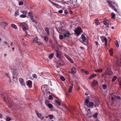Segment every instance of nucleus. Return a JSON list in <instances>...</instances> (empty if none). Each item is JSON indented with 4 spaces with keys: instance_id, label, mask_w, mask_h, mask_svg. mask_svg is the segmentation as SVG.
<instances>
[{
    "instance_id": "obj_1",
    "label": "nucleus",
    "mask_w": 121,
    "mask_h": 121,
    "mask_svg": "<svg viewBox=\"0 0 121 121\" xmlns=\"http://www.w3.org/2000/svg\"><path fill=\"white\" fill-rule=\"evenodd\" d=\"M6 95L5 93L4 94H1V96L3 97H4V100L6 102H7L9 104L8 105L12 107H13V104H14V103L11 102L10 101V99L8 96H5V95Z\"/></svg>"
},
{
    "instance_id": "obj_2",
    "label": "nucleus",
    "mask_w": 121,
    "mask_h": 121,
    "mask_svg": "<svg viewBox=\"0 0 121 121\" xmlns=\"http://www.w3.org/2000/svg\"><path fill=\"white\" fill-rule=\"evenodd\" d=\"M107 2L109 4V6L112 9L117 12V9H116L114 6L113 5V4L116 7H118V5L116 3L113 1H109V0H107Z\"/></svg>"
},
{
    "instance_id": "obj_3",
    "label": "nucleus",
    "mask_w": 121,
    "mask_h": 121,
    "mask_svg": "<svg viewBox=\"0 0 121 121\" xmlns=\"http://www.w3.org/2000/svg\"><path fill=\"white\" fill-rule=\"evenodd\" d=\"M20 26L22 27V29L23 31H24L26 34L27 33L26 30L27 28V24L24 22H22L20 23Z\"/></svg>"
},
{
    "instance_id": "obj_4",
    "label": "nucleus",
    "mask_w": 121,
    "mask_h": 121,
    "mask_svg": "<svg viewBox=\"0 0 121 121\" xmlns=\"http://www.w3.org/2000/svg\"><path fill=\"white\" fill-rule=\"evenodd\" d=\"M81 38L82 40V43L83 44L86 45H87L88 44V41L84 35L82 34L81 36Z\"/></svg>"
},
{
    "instance_id": "obj_5",
    "label": "nucleus",
    "mask_w": 121,
    "mask_h": 121,
    "mask_svg": "<svg viewBox=\"0 0 121 121\" xmlns=\"http://www.w3.org/2000/svg\"><path fill=\"white\" fill-rule=\"evenodd\" d=\"M105 73L106 74L109 75H111L113 74V73L110 69L108 68H106Z\"/></svg>"
},
{
    "instance_id": "obj_6",
    "label": "nucleus",
    "mask_w": 121,
    "mask_h": 121,
    "mask_svg": "<svg viewBox=\"0 0 121 121\" xmlns=\"http://www.w3.org/2000/svg\"><path fill=\"white\" fill-rule=\"evenodd\" d=\"M121 98L120 97L114 96V97H112V104L114 103L115 101H116L117 100H118L120 99Z\"/></svg>"
},
{
    "instance_id": "obj_7",
    "label": "nucleus",
    "mask_w": 121,
    "mask_h": 121,
    "mask_svg": "<svg viewBox=\"0 0 121 121\" xmlns=\"http://www.w3.org/2000/svg\"><path fill=\"white\" fill-rule=\"evenodd\" d=\"M82 30L81 28H78L77 29H75L74 30V31L75 33L77 34V35H78L80 34Z\"/></svg>"
},
{
    "instance_id": "obj_8",
    "label": "nucleus",
    "mask_w": 121,
    "mask_h": 121,
    "mask_svg": "<svg viewBox=\"0 0 121 121\" xmlns=\"http://www.w3.org/2000/svg\"><path fill=\"white\" fill-rule=\"evenodd\" d=\"M35 112L38 117L41 119H43L44 117L42 116V115L41 114L39 113L37 110H35Z\"/></svg>"
},
{
    "instance_id": "obj_9",
    "label": "nucleus",
    "mask_w": 121,
    "mask_h": 121,
    "mask_svg": "<svg viewBox=\"0 0 121 121\" xmlns=\"http://www.w3.org/2000/svg\"><path fill=\"white\" fill-rule=\"evenodd\" d=\"M55 51L56 52V56L58 58H60L61 56L60 52L58 51L56 49L55 50Z\"/></svg>"
},
{
    "instance_id": "obj_10",
    "label": "nucleus",
    "mask_w": 121,
    "mask_h": 121,
    "mask_svg": "<svg viewBox=\"0 0 121 121\" xmlns=\"http://www.w3.org/2000/svg\"><path fill=\"white\" fill-rule=\"evenodd\" d=\"M71 35L70 33H69L68 31H66L63 34V36L64 37L69 38V35Z\"/></svg>"
},
{
    "instance_id": "obj_11",
    "label": "nucleus",
    "mask_w": 121,
    "mask_h": 121,
    "mask_svg": "<svg viewBox=\"0 0 121 121\" xmlns=\"http://www.w3.org/2000/svg\"><path fill=\"white\" fill-rule=\"evenodd\" d=\"M32 82L31 81L29 80L26 83V85L28 86L30 88H31L32 87Z\"/></svg>"
},
{
    "instance_id": "obj_12",
    "label": "nucleus",
    "mask_w": 121,
    "mask_h": 121,
    "mask_svg": "<svg viewBox=\"0 0 121 121\" xmlns=\"http://www.w3.org/2000/svg\"><path fill=\"white\" fill-rule=\"evenodd\" d=\"M98 84V82L95 80H94L92 83V85L93 87H95V85Z\"/></svg>"
},
{
    "instance_id": "obj_13",
    "label": "nucleus",
    "mask_w": 121,
    "mask_h": 121,
    "mask_svg": "<svg viewBox=\"0 0 121 121\" xmlns=\"http://www.w3.org/2000/svg\"><path fill=\"white\" fill-rule=\"evenodd\" d=\"M94 105V103L92 102H91L89 103V104H88L87 106L88 108H92L93 107Z\"/></svg>"
},
{
    "instance_id": "obj_14",
    "label": "nucleus",
    "mask_w": 121,
    "mask_h": 121,
    "mask_svg": "<svg viewBox=\"0 0 121 121\" xmlns=\"http://www.w3.org/2000/svg\"><path fill=\"white\" fill-rule=\"evenodd\" d=\"M12 74L13 75L14 77H17L18 76V75L17 72L16 70H13L12 72Z\"/></svg>"
},
{
    "instance_id": "obj_15",
    "label": "nucleus",
    "mask_w": 121,
    "mask_h": 121,
    "mask_svg": "<svg viewBox=\"0 0 121 121\" xmlns=\"http://www.w3.org/2000/svg\"><path fill=\"white\" fill-rule=\"evenodd\" d=\"M19 81L20 83L23 85L25 86V83L24 82V80L22 79L21 78H20L19 79Z\"/></svg>"
},
{
    "instance_id": "obj_16",
    "label": "nucleus",
    "mask_w": 121,
    "mask_h": 121,
    "mask_svg": "<svg viewBox=\"0 0 121 121\" xmlns=\"http://www.w3.org/2000/svg\"><path fill=\"white\" fill-rule=\"evenodd\" d=\"M8 24L5 22H3L0 23V25H2V26H7Z\"/></svg>"
},
{
    "instance_id": "obj_17",
    "label": "nucleus",
    "mask_w": 121,
    "mask_h": 121,
    "mask_svg": "<svg viewBox=\"0 0 121 121\" xmlns=\"http://www.w3.org/2000/svg\"><path fill=\"white\" fill-rule=\"evenodd\" d=\"M76 73V70L75 68L74 67L72 68L71 69V73Z\"/></svg>"
},
{
    "instance_id": "obj_18",
    "label": "nucleus",
    "mask_w": 121,
    "mask_h": 121,
    "mask_svg": "<svg viewBox=\"0 0 121 121\" xmlns=\"http://www.w3.org/2000/svg\"><path fill=\"white\" fill-rule=\"evenodd\" d=\"M65 30L64 27L62 26H60L58 28V30L59 31L61 32H63Z\"/></svg>"
},
{
    "instance_id": "obj_19",
    "label": "nucleus",
    "mask_w": 121,
    "mask_h": 121,
    "mask_svg": "<svg viewBox=\"0 0 121 121\" xmlns=\"http://www.w3.org/2000/svg\"><path fill=\"white\" fill-rule=\"evenodd\" d=\"M116 64L118 65L121 66V62L119 58H118L117 60Z\"/></svg>"
},
{
    "instance_id": "obj_20",
    "label": "nucleus",
    "mask_w": 121,
    "mask_h": 121,
    "mask_svg": "<svg viewBox=\"0 0 121 121\" xmlns=\"http://www.w3.org/2000/svg\"><path fill=\"white\" fill-rule=\"evenodd\" d=\"M43 39L46 41L47 42L48 40V36L46 35L45 36H42L41 37Z\"/></svg>"
},
{
    "instance_id": "obj_21",
    "label": "nucleus",
    "mask_w": 121,
    "mask_h": 121,
    "mask_svg": "<svg viewBox=\"0 0 121 121\" xmlns=\"http://www.w3.org/2000/svg\"><path fill=\"white\" fill-rule=\"evenodd\" d=\"M84 104L85 105L87 106L89 103V99H86L85 101Z\"/></svg>"
},
{
    "instance_id": "obj_22",
    "label": "nucleus",
    "mask_w": 121,
    "mask_h": 121,
    "mask_svg": "<svg viewBox=\"0 0 121 121\" xmlns=\"http://www.w3.org/2000/svg\"><path fill=\"white\" fill-rule=\"evenodd\" d=\"M81 71L82 72L84 73L86 75H88L89 74V72L83 69H81Z\"/></svg>"
},
{
    "instance_id": "obj_23",
    "label": "nucleus",
    "mask_w": 121,
    "mask_h": 121,
    "mask_svg": "<svg viewBox=\"0 0 121 121\" xmlns=\"http://www.w3.org/2000/svg\"><path fill=\"white\" fill-rule=\"evenodd\" d=\"M28 15L30 17L31 19H33V15L32 13H31V12H29V13Z\"/></svg>"
},
{
    "instance_id": "obj_24",
    "label": "nucleus",
    "mask_w": 121,
    "mask_h": 121,
    "mask_svg": "<svg viewBox=\"0 0 121 121\" xmlns=\"http://www.w3.org/2000/svg\"><path fill=\"white\" fill-rule=\"evenodd\" d=\"M45 30L47 34L48 35H49V29L48 27L45 28Z\"/></svg>"
},
{
    "instance_id": "obj_25",
    "label": "nucleus",
    "mask_w": 121,
    "mask_h": 121,
    "mask_svg": "<svg viewBox=\"0 0 121 121\" xmlns=\"http://www.w3.org/2000/svg\"><path fill=\"white\" fill-rule=\"evenodd\" d=\"M96 74H92L89 78V79H91L93 78L96 77Z\"/></svg>"
},
{
    "instance_id": "obj_26",
    "label": "nucleus",
    "mask_w": 121,
    "mask_h": 121,
    "mask_svg": "<svg viewBox=\"0 0 121 121\" xmlns=\"http://www.w3.org/2000/svg\"><path fill=\"white\" fill-rule=\"evenodd\" d=\"M73 84H72V86H69V91L68 92L69 93L71 91V90L73 87Z\"/></svg>"
},
{
    "instance_id": "obj_27",
    "label": "nucleus",
    "mask_w": 121,
    "mask_h": 121,
    "mask_svg": "<svg viewBox=\"0 0 121 121\" xmlns=\"http://www.w3.org/2000/svg\"><path fill=\"white\" fill-rule=\"evenodd\" d=\"M53 5L55 7H56L58 8H59L60 7V5L56 3H55Z\"/></svg>"
},
{
    "instance_id": "obj_28",
    "label": "nucleus",
    "mask_w": 121,
    "mask_h": 121,
    "mask_svg": "<svg viewBox=\"0 0 121 121\" xmlns=\"http://www.w3.org/2000/svg\"><path fill=\"white\" fill-rule=\"evenodd\" d=\"M117 78V77L116 76H114L112 78V82H115Z\"/></svg>"
},
{
    "instance_id": "obj_29",
    "label": "nucleus",
    "mask_w": 121,
    "mask_h": 121,
    "mask_svg": "<svg viewBox=\"0 0 121 121\" xmlns=\"http://www.w3.org/2000/svg\"><path fill=\"white\" fill-rule=\"evenodd\" d=\"M38 38L36 37L33 40V42L34 43H36L38 41Z\"/></svg>"
},
{
    "instance_id": "obj_30",
    "label": "nucleus",
    "mask_w": 121,
    "mask_h": 121,
    "mask_svg": "<svg viewBox=\"0 0 121 121\" xmlns=\"http://www.w3.org/2000/svg\"><path fill=\"white\" fill-rule=\"evenodd\" d=\"M11 26L12 27H13V28H14L15 29H17V26L15 24H12L11 25Z\"/></svg>"
},
{
    "instance_id": "obj_31",
    "label": "nucleus",
    "mask_w": 121,
    "mask_h": 121,
    "mask_svg": "<svg viewBox=\"0 0 121 121\" xmlns=\"http://www.w3.org/2000/svg\"><path fill=\"white\" fill-rule=\"evenodd\" d=\"M95 71L98 73H100L102 72L103 71L102 69H100L98 70H95Z\"/></svg>"
},
{
    "instance_id": "obj_32",
    "label": "nucleus",
    "mask_w": 121,
    "mask_h": 121,
    "mask_svg": "<svg viewBox=\"0 0 121 121\" xmlns=\"http://www.w3.org/2000/svg\"><path fill=\"white\" fill-rule=\"evenodd\" d=\"M109 52L111 56H112L113 54V52L112 49H110L109 50Z\"/></svg>"
},
{
    "instance_id": "obj_33",
    "label": "nucleus",
    "mask_w": 121,
    "mask_h": 121,
    "mask_svg": "<svg viewBox=\"0 0 121 121\" xmlns=\"http://www.w3.org/2000/svg\"><path fill=\"white\" fill-rule=\"evenodd\" d=\"M47 106L50 108H52L53 107L52 105L50 104H48Z\"/></svg>"
},
{
    "instance_id": "obj_34",
    "label": "nucleus",
    "mask_w": 121,
    "mask_h": 121,
    "mask_svg": "<svg viewBox=\"0 0 121 121\" xmlns=\"http://www.w3.org/2000/svg\"><path fill=\"white\" fill-rule=\"evenodd\" d=\"M111 15L112 18L114 19L115 18V14L113 13H111Z\"/></svg>"
},
{
    "instance_id": "obj_35",
    "label": "nucleus",
    "mask_w": 121,
    "mask_h": 121,
    "mask_svg": "<svg viewBox=\"0 0 121 121\" xmlns=\"http://www.w3.org/2000/svg\"><path fill=\"white\" fill-rule=\"evenodd\" d=\"M26 17V15H24L23 14H22L20 16V17L22 18H25Z\"/></svg>"
},
{
    "instance_id": "obj_36",
    "label": "nucleus",
    "mask_w": 121,
    "mask_h": 121,
    "mask_svg": "<svg viewBox=\"0 0 121 121\" xmlns=\"http://www.w3.org/2000/svg\"><path fill=\"white\" fill-rule=\"evenodd\" d=\"M6 120L7 121H10L11 120V119L10 117H7Z\"/></svg>"
},
{
    "instance_id": "obj_37",
    "label": "nucleus",
    "mask_w": 121,
    "mask_h": 121,
    "mask_svg": "<svg viewBox=\"0 0 121 121\" xmlns=\"http://www.w3.org/2000/svg\"><path fill=\"white\" fill-rule=\"evenodd\" d=\"M102 86H103V89H106L107 88V85L105 84L103 85Z\"/></svg>"
},
{
    "instance_id": "obj_38",
    "label": "nucleus",
    "mask_w": 121,
    "mask_h": 121,
    "mask_svg": "<svg viewBox=\"0 0 121 121\" xmlns=\"http://www.w3.org/2000/svg\"><path fill=\"white\" fill-rule=\"evenodd\" d=\"M53 56V54H50L49 56V58L50 59H52Z\"/></svg>"
},
{
    "instance_id": "obj_39",
    "label": "nucleus",
    "mask_w": 121,
    "mask_h": 121,
    "mask_svg": "<svg viewBox=\"0 0 121 121\" xmlns=\"http://www.w3.org/2000/svg\"><path fill=\"white\" fill-rule=\"evenodd\" d=\"M60 79L62 81H64L65 80V78L62 76H61L60 77Z\"/></svg>"
},
{
    "instance_id": "obj_40",
    "label": "nucleus",
    "mask_w": 121,
    "mask_h": 121,
    "mask_svg": "<svg viewBox=\"0 0 121 121\" xmlns=\"http://www.w3.org/2000/svg\"><path fill=\"white\" fill-rule=\"evenodd\" d=\"M56 102L59 105H60V103L59 101L58 100H55Z\"/></svg>"
},
{
    "instance_id": "obj_41",
    "label": "nucleus",
    "mask_w": 121,
    "mask_h": 121,
    "mask_svg": "<svg viewBox=\"0 0 121 121\" xmlns=\"http://www.w3.org/2000/svg\"><path fill=\"white\" fill-rule=\"evenodd\" d=\"M105 40V45L106 46H107V39L105 37V38L104 40Z\"/></svg>"
},
{
    "instance_id": "obj_42",
    "label": "nucleus",
    "mask_w": 121,
    "mask_h": 121,
    "mask_svg": "<svg viewBox=\"0 0 121 121\" xmlns=\"http://www.w3.org/2000/svg\"><path fill=\"white\" fill-rule=\"evenodd\" d=\"M115 44H116V46L117 47H118L119 46V44L118 43V41L117 40L116 41V42H115Z\"/></svg>"
},
{
    "instance_id": "obj_43",
    "label": "nucleus",
    "mask_w": 121,
    "mask_h": 121,
    "mask_svg": "<svg viewBox=\"0 0 121 121\" xmlns=\"http://www.w3.org/2000/svg\"><path fill=\"white\" fill-rule=\"evenodd\" d=\"M45 91H46L47 93L48 94H49L50 93V92L49 89H45Z\"/></svg>"
},
{
    "instance_id": "obj_44",
    "label": "nucleus",
    "mask_w": 121,
    "mask_h": 121,
    "mask_svg": "<svg viewBox=\"0 0 121 121\" xmlns=\"http://www.w3.org/2000/svg\"><path fill=\"white\" fill-rule=\"evenodd\" d=\"M64 56L68 59H69V58H70V57H69V56L68 55H67L66 54H64Z\"/></svg>"
},
{
    "instance_id": "obj_45",
    "label": "nucleus",
    "mask_w": 121,
    "mask_h": 121,
    "mask_svg": "<svg viewBox=\"0 0 121 121\" xmlns=\"http://www.w3.org/2000/svg\"><path fill=\"white\" fill-rule=\"evenodd\" d=\"M49 117L50 118V119H52L53 117V116L52 115H48Z\"/></svg>"
},
{
    "instance_id": "obj_46",
    "label": "nucleus",
    "mask_w": 121,
    "mask_h": 121,
    "mask_svg": "<svg viewBox=\"0 0 121 121\" xmlns=\"http://www.w3.org/2000/svg\"><path fill=\"white\" fill-rule=\"evenodd\" d=\"M95 25L96 26H98L100 24V22H99L98 21H97L95 22Z\"/></svg>"
},
{
    "instance_id": "obj_47",
    "label": "nucleus",
    "mask_w": 121,
    "mask_h": 121,
    "mask_svg": "<svg viewBox=\"0 0 121 121\" xmlns=\"http://www.w3.org/2000/svg\"><path fill=\"white\" fill-rule=\"evenodd\" d=\"M98 114L97 113H95L93 116V117L95 118H96L98 116Z\"/></svg>"
},
{
    "instance_id": "obj_48",
    "label": "nucleus",
    "mask_w": 121,
    "mask_h": 121,
    "mask_svg": "<svg viewBox=\"0 0 121 121\" xmlns=\"http://www.w3.org/2000/svg\"><path fill=\"white\" fill-rule=\"evenodd\" d=\"M59 38L60 39H63V36L62 35H59Z\"/></svg>"
},
{
    "instance_id": "obj_49",
    "label": "nucleus",
    "mask_w": 121,
    "mask_h": 121,
    "mask_svg": "<svg viewBox=\"0 0 121 121\" xmlns=\"http://www.w3.org/2000/svg\"><path fill=\"white\" fill-rule=\"evenodd\" d=\"M45 103L46 105L47 106L48 104H49L48 101L47 100H46L45 102Z\"/></svg>"
},
{
    "instance_id": "obj_50",
    "label": "nucleus",
    "mask_w": 121,
    "mask_h": 121,
    "mask_svg": "<svg viewBox=\"0 0 121 121\" xmlns=\"http://www.w3.org/2000/svg\"><path fill=\"white\" fill-rule=\"evenodd\" d=\"M19 14V12L18 11H16L15 13V16H17V15H18Z\"/></svg>"
},
{
    "instance_id": "obj_51",
    "label": "nucleus",
    "mask_w": 121,
    "mask_h": 121,
    "mask_svg": "<svg viewBox=\"0 0 121 121\" xmlns=\"http://www.w3.org/2000/svg\"><path fill=\"white\" fill-rule=\"evenodd\" d=\"M49 99L50 100H52L53 99V97L52 95H49Z\"/></svg>"
},
{
    "instance_id": "obj_52",
    "label": "nucleus",
    "mask_w": 121,
    "mask_h": 121,
    "mask_svg": "<svg viewBox=\"0 0 121 121\" xmlns=\"http://www.w3.org/2000/svg\"><path fill=\"white\" fill-rule=\"evenodd\" d=\"M23 4V2L22 1H20V2H19V5H22Z\"/></svg>"
},
{
    "instance_id": "obj_53",
    "label": "nucleus",
    "mask_w": 121,
    "mask_h": 121,
    "mask_svg": "<svg viewBox=\"0 0 121 121\" xmlns=\"http://www.w3.org/2000/svg\"><path fill=\"white\" fill-rule=\"evenodd\" d=\"M33 77L35 78H37V76L35 74H34L32 75Z\"/></svg>"
},
{
    "instance_id": "obj_54",
    "label": "nucleus",
    "mask_w": 121,
    "mask_h": 121,
    "mask_svg": "<svg viewBox=\"0 0 121 121\" xmlns=\"http://www.w3.org/2000/svg\"><path fill=\"white\" fill-rule=\"evenodd\" d=\"M27 11H22V13L24 14V15H26L27 13Z\"/></svg>"
},
{
    "instance_id": "obj_55",
    "label": "nucleus",
    "mask_w": 121,
    "mask_h": 121,
    "mask_svg": "<svg viewBox=\"0 0 121 121\" xmlns=\"http://www.w3.org/2000/svg\"><path fill=\"white\" fill-rule=\"evenodd\" d=\"M70 61V62H71V63H73V61L70 58H69V59H68Z\"/></svg>"
},
{
    "instance_id": "obj_56",
    "label": "nucleus",
    "mask_w": 121,
    "mask_h": 121,
    "mask_svg": "<svg viewBox=\"0 0 121 121\" xmlns=\"http://www.w3.org/2000/svg\"><path fill=\"white\" fill-rule=\"evenodd\" d=\"M64 13L65 14H67L68 13V12L67 10H65L64 11Z\"/></svg>"
},
{
    "instance_id": "obj_57",
    "label": "nucleus",
    "mask_w": 121,
    "mask_h": 121,
    "mask_svg": "<svg viewBox=\"0 0 121 121\" xmlns=\"http://www.w3.org/2000/svg\"><path fill=\"white\" fill-rule=\"evenodd\" d=\"M87 117H91V114L89 113L87 114Z\"/></svg>"
},
{
    "instance_id": "obj_58",
    "label": "nucleus",
    "mask_w": 121,
    "mask_h": 121,
    "mask_svg": "<svg viewBox=\"0 0 121 121\" xmlns=\"http://www.w3.org/2000/svg\"><path fill=\"white\" fill-rule=\"evenodd\" d=\"M58 13H61L63 12V11L62 10H60L58 11Z\"/></svg>"
},
{
    "instance_id": "obj_59",
    "label": "nucleus",
    "mask_w": 121,
    "mask_h": 121,
    "mask_svg": "<svg viewBox=\"0 0 121 121\" xmlns=\"http://www.w3.org/2000/svg\"><path fill=\"white\" fill-rule=\"evenodd\" d=\"M69 2L71 4H73V0H70Z\"/></svg>"
},
{
    "instance_id": "obj_60",
    "label": "nucleus",
    "mask_w": 121,
    "mask_h": 121,
    "mask_svg": "<svg viewBox=\"0 0 121 121\" xmlns=\"http://www.w3.org/2000/svg\"><path fill=\"white\" fill-rule=\"evenodd\" d=\"M36 43H37L39 45H40L41 44V42H39L38 41H37Z\"/></svg>"
},
{
    "instance_id": "obj_61",
    "label": "nucleus",
    "mask_w": 121,
    "mask_h": 121,
    "mask_svg": "<svg viewBox=\"0 0 121 121\" xmlns=\"http://www.w3.org/2000/svg\"><path fill=\"white\" fill-rule=\"evenodd\" d=\"M49 1L53 5H54V3H55L54 2H53L52 1H51V0H49Z\"/></svg>"
},
{
    "instance_id": "obj_62",
    "label": "nucleus",
    "mask_w": 121,
    "mask_h": 121,
    "mask_svg": "<svg viewBox=\"0 0 121 121\" xmlns=\"http://www.w3.org/2000/svg\"><path fill=\"white\" fill-rule=\"evenodd\" d=\"M105 37L104 38H101V40H102V41L103 42H105V40H104V39H105Z\"/></svg>"
},
{
    "instance_id": "obj_63",
    "label": "nucleus",
    "mask_w": 121,
    "mask_h": 121,
    "mask_svg": "<svg viewBox=\"0 0 121 121\" xmlns=\"http://www.w3.org/2000/svg\"><path fill=\"white\" fill-rule=\"evenodd\" d=\"M119 85H120V87L121 88V80H120V81L119 80Z\"/></svg>"
},
{
    "instance_id": "obj_64",
    "label": "nucleus",
    "mask_w": 121,
    "mask_h": 121,
    "mask_svg": "<svg viewBox=\"0 0 121 121\" xmlns=\"http://www.w3.org/2000/svg\"><path fill=\"white\" fill-rule=\"evenodd\" d=\"M108 24L106 21H104V25H106Z\"/></svg>"
}]
</instances>
